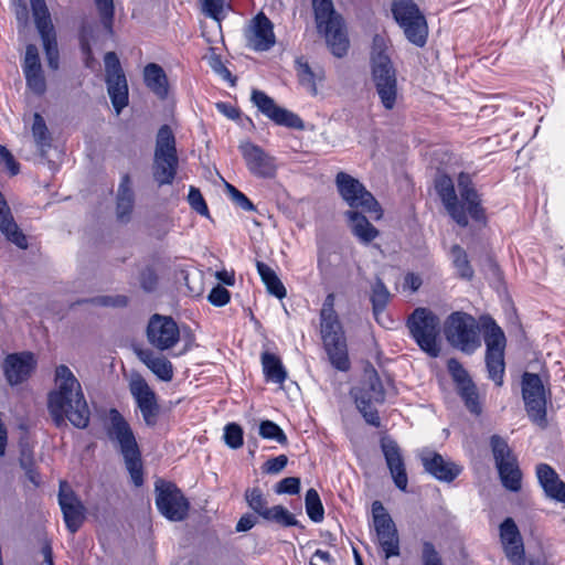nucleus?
Here are the masks:
<instances>
[{"label":"nucleus","instance_id":"9d476101","mask_svg":"<svg viewBox=\"0 0 565 565\" xmlns=\"http://www.w3.org/2000/svg\"><path fill=\"white\" fill-rule=\"evenodd\" d=\"M407 328L418 347L433 358L438 356L440 347L439 318L427 308H416L407 319Z\"/></svg>","mask_w":565,"mask_h":565},{"label":"nucleus","instance_id":"5fc2aeb1","mask_svg":"<svg viewBox=\"0 0 565 565\" xmlns=\"http://www.w3.org/2000/svg\"><path fill=\"white\" fill-rule=\"evenodd\" d=\"M300 491V479L297 477H287L275 486V492L278 494H297Z\"/></svg>","mask_w":565,"mask_h":565},{"label":"nucleus","instance_id":"72a5a7b5","mask_svg":"<svg viewBox=\"0 0 565 565\" xmlns=\"http://www.w3.org/2000/svg\"><path fill=\"white\" fill-rule=\"evenodd\" d=\"M296 71L300 85L303 86L311 95H317V82L324 78L323 71H313L308 62L302 58H298L296 61Z\"/></svg>","mask_w":565,"mask_h":565},{"label":"nucleus","instance_id":"e2e57ef3","mask_svg":"<svg viewBox=\"0 0 565 565\" xmlns=\"http://www.w3.org/2000/svg\"><path fill=\"white\" fill-rule=\"evenodd\" d=\"M105 70H106V78L111 77V75H125L122 73L120 62L115 52L106 53L104 57Z\"/></svg>","mask_w":565,"mask_h":565},{"label":"nucleus","instance_id":"49530a36","mask_svg":"<svg viewBox=\"0 0 565 565\" xmlns=\"http://www.w3.org/2000/svg\"><path fill=\"white\" fill-rule=\"evenodd\" d=\"M259 435L264 439L275 440L280 445L287 444V436L284 430L271 420H263L259 424Z\"/></svg>","mask_w":565,"mask_h":565},{"label":"nucleus","instance_id":"603ef678","mask_svg":"<svg viewBox=\"0 0 565 565\" xmlns=\"http://www.w3.org/2000/svg\"><path fill=\"white\" fill-rule=\"evenodd\" d=\"M225 186H226V191H227V194L230 195L231 200L237 206H239L242 210L248 211V212L256 210L253 202L243 192H241L239 190H237L234 185H232L230 183H226Z\"/></svg>","mask_w":565,"mask_h":565},{"label":"nucleus","instance_id":"c85d7f7f","mask_svg":"<svg viewBox=\"0 0 565 565\" xmlns=\"http://www.w3.org/2000/svg\"><path fill=\"white\" fill-rule=\"evenodd\" d=\"M139 359L161 381L170 382L173 379V365L164 356L158 355L150 350H141Z\"/></svg>","mask_w":565,"mask_h":565},{"label":"nucleus","instance_id":"bf43d9fd","mask_svg":"<svg viewBox=\"0 0 565 565\" xmlns=\"http://www.w3.org/2000/svg\"><path fill=\"white\" fill-rule=\"evenodd\" d=\"M90 302L96 306L102 307H125L128 302L126 296L117 295V296H99L90 299Z\"/></svg>","mask_w":565,"mask_h":565},{"label":"nucleus","instance_id":"39448f33","mask_svg":"<svg viewBox=\"0 0 565 565\" xmlns=\"http://www.w3.org/2000/svg\"><path fill=\"white\" fill-rule=\"evenodd\" d=\"M356 408L369 425L381 426V418L375 405L385 401L383 383L373 366L364 370L361 381L351 390Z\"/></svg>","mask_w":565,"mask_h":565},{"label":"nucleus","instance_id":"473e14b6","mask_svg":"<svg viewBox=\"0 0 565 565\" xmlns=\"http://www.w3.org/2000/svg\"><path fill=\"white\" fill-rule=\"evenodd\" d=\"M108 95L117 114L128 105V85L125 75L106 78Z\"/></svg>","mask_w":565,"mask_h":565},{"label":"nucleus","instance_id":"f257e3e1","mask_svg":"<svg viewBox=\"0 0 565 565\" xmlns=\"http://www.w3.org/2000/svg\"><path fill=\"white\" fill-rule=\"evenodd\" d=\"M54 383L47 397L54 424L61 427L68 420L74 427L85 429L90 422V409L81 382L67 365L61 364L55 369Z\"/></svg>","mask_w":565,"mask_h":565},{"label":"nucleus","instance_id":"c9c22d12","mask_svg":"<svg viewBox=\"0 0 565 565\" xmlns=\"http://www.w3.org/2000/svg\"><path fill=\"white\" fill-rule=\"evenodd\" d=\"M256 268L267 291L278 299L285 298L287 295L286 288L275 270L259 260L256 263Z\"/></svg>","mask_w":565,"mask_h":565},{"label":"nucleus","instance_id":"20e7f679","mask_svg":"<svg viewBox=\"0 0 565 565\" xmlns=\"http://www.w3.org/2000/svg\"><path fill=\"white\" fill-rule=\"evenodd\" d=\"M382 44L383 39L375 36L371 57L372 81L382 106L392 110L398 99L397 76L391 58L381 47Z\"/></svg>","mask_w":565,"mask_h":565},{"label":"nucleus","instance_id":"a211bd4d","mask_svg":"<svg viewBox=\"0 0 565 565\" xmlns=\"http://www.w3.org/2000/svg\"><path fill=\"white\" fill-rule=\"evenodd\" d=\"M148 342L160 351L173 348L180 340L177 322L168 316L153 315L147 326Z\"/></svg>","mask_w":565,"mask_h":565},{"label":"nucleus","instance_id":"ea45409f","mask_svg":"<svg viewBox=\"0 0 565 565\" xmlns=\"http://www.w3.org/2000/svg\"><path fill=\"white\" fill-rule=\"evenodd\" d=\"M245 500L247 502V505L259 516L265 519L266 514H268L269 507L268 501L263 493V491L255 487V488H248L245 491Z\"/></svg>","mask_w":565,"mask_h":565},{"label":"nucleus","instance_id":"ddd939ff","mask_svg":"<svg viewBox=\"0 0 565 565\" xmlns=\"http://www.w3.org/2000/svg\"><path fill=\"white\" fill-rule=\"evenodd\" d=\"M490 446L502 486L511 492H519L522 487V471L508 443L493 435Z\"/></svg>","mask_w":565,"mask_h":565},{"label":"nucleus","instance_id":"338daca9","mask_svg":"<svg viewBox=\"0 0 565 565\" xmlns=\"http://www.w3.org/2000/svg\"><path fill=\"white\" fill-rule=\"evenodd\" d=\"M335 296L334 294H328L320 311V319L322 318H338V315L334 310Z\"/></svg>","mask_w":565,"mask_h":565},{"label":"nucleus","instance_id":"7c9ffc66","mask_svg":"<svg viewBox=\"0 0 565 565\" xmlns=\"http://www.w3.org/2000/svg\"><path fill=\"white\" fill-rule=\"evenodd\" d=\"M143 78L146 86L160 99L168 96V78L163 68L150 63L143 70Z\"/></svg>","mask_w":565,"mask_h":565},{"label":"nucleus","instance_id":"cd10ccee","mask_svg":"<svg viewBox=\"0 0 565 565\" xmlns=\"http://www.w3.org/2000/svg\"><path fill=\"white\" fill-rule=\"evenodd\" d=\"M535 472L545 495L565 503V482L559 479L557 472L547 463H539Z\"/></svg>","mask_w":565,"mask_h":565},{"label":"nucleus","instance_id":"bb28decb","mask_svg":"<svg viewBox=\"0 0 565 565\" xmlns=\"http://www.w3.org/2000/svg\"><path fill=\"white\" fill-rule=\"evenodd\" d=\"M381 448L390 469L394 484L402 491H406L408 478L398 445L388 438L382 439Z\"/></svg>","mask_w":565,"mask_h":565},{"label":"nucleus","instance_id":"774afa93","mask_svg":"<svg viewBox=\"0 0 565 565\" xmlns=\"http://www.w3.org/2000/svg\"><path fill=\"white\" fill-rule=\"evenodd\" d=\"M256 523V520L253 515L250 514H245L243 515L237 524H236V531L237 532H246L248 530H250Z\"/></svg>","mask_w":565,"mask_h":565},{"label":"nucleus","instance_id":"6e6552de","mask_svg":"<svg viewBox=\"0 0 565 565\" xmlns=\"http://www.w3.org/2000/svg\"><path fill=\"white\" fill-rule=\"evenodd\" d=\"M484 331L486 355L484 362L488 377L494 382L497 386L503 385L505 374V345L507 338L503 330L491 318L482 319Z\"/></svg>","mask_w":565,"mask_h":565},{"label":"nucleus","instance_id":"412c9836","mask_svg":"<svg viewBox=\"0 0 565 565\" xmlns=\"http://www.w3.org/2000/svg\"><path fill=\"white\" fill-rule=\"evenodd\" d=\"M246 167L257 178H274L277 171L276 159L264 151L259 146L249 141L239 146Z\"/></svg>","mask_w":565,"mask_h":565},{"label":"nucleus","instance_id":"58836bf2","mask_svg":"<svg viewBox=\"0 0 565 565\" xmlns=\"http://www.w3.org/2000/svg\"><path fill=\"white\" fill-rule=\"evenodd\" d=\"M457 391L468 411L475 415H480L482 412V406L479 401L478 390L473 381L458 386Z\"/></svg>","mask_w":565,"mask_h":565},{"label":"nucleus","instance_id":"1a4fd4ad","mask_svg":"<svg viewBox=\"0 0 565 565\" xmlns=\"http://www.w3.org/2000/svg\"><path fill=\"white\" fill-rule=\"evenodd\" d=\"M444 332L449 344L465 353H473L480 345L477 320L469 313L455 311L448 316Z\"/></svg>","mask_w":565,"mask_h":565},{"label":"nucleus","instance_id":"b1692460","mask_svg":"<svg viewBox=\"0 0 565 565\" xmlns=\"http://www.w3.org/2000/svg\"><path fill=\"white\" fill-rule=\"evenodd\" d=\"M500 539L509 562L512 565H526L522 536L513 519L507 518L501 523Z\"/></svg>","mask_w":565,"mask_h":565},{"label":"nucleus","instance_id":"680f3d73","mask_svg":"<svg viewBox=\"0 0 565 565\" xmlns=\"http://www.w3.org/2000/svg\"><path fill=\"white\" fill-rule=\"evenodd\" d=\"M209 65L210 67L217 74L220 75L223 79L225 81H231L233 82V78H232V74L231 72L228 71V68L223 64L222 60H221V56L215 54V53H212L209 58Z\"/></svg>","mask_w":565,"mask_h":565},{"label":"nucleus","instance_id":"6e6d98bb","mask_svg":"<svg viewBox=\"0 0 565 565\" xmlns=\"http://www.w3.org/2000/svg\"><path fill=\"white\" fill-rule=\"evenodd\" d=\"M190 206L199 214L206 216L209 214L207 205L199 189L191 186L188 195Z\"/></svg>","mask_w":565,"mask_h":565},{"label":"nucleus","instance_id":"3c124183","mask_svg":"<svg viewBox=\"0 0 565 565\" xmlns=\"http://www.w3.org/2000/svg\"><path fill=\"white\" fill-rule=\"evenodd\" d=\"M28 87L35 94H42L45 90V79L42 67L24 72Z\"/></svg>","mask_w":565,"mask_h":565},{"label":"nucleus","instance_id":"2eb2a0df","mask_svg":"<svg viewBox=\"0 0 565 565\" xmlns=\"http://www.w3.org/2000/svg\"><path fill=\"white\" fill-rule=\"evenodd\" d=\"M156 505L166 519L173 522L183 521L190 509V503L181 490L162 480L156 482Z\"/></svg>","mask_w":565,"mask_h":565},{"label":"nucleus","instance_id":"69168bd1","mask_svg":"<svg viewBox=\"0 0 565 565\" xmlns=\"http://www.w3.org/2000/svg\"><path fill=\"white\" fill-rule=\"evenodd\" d=\"M0 159L6 164L7 169L12 175H15L20 171L19 163L14 160L11 152L3 146L0 145Z\"/></svg>","mask_w":565,"mask_h":565},{"label":"nucleus","instance_id":"f8f14e48","mask_svg":"<svg viewBox=\"0 0 565 565\" xmlns=\"http://www.w3.org/2000/svg\"><path fill=\"white\" fill-rule=\"evenodd\" d=\"M392 12L406 39L416 46L423 47L427 41L428 26L417 4L413 0H394Z\"/></svg>","mask_w":565,"mask_h":565},{"label":"nucleus","instance_id":"5701e85b","mask_svg":"<svg viewBox=\"0 0 565 565\" xmlns=\"http://www.w3.org/2000/svg\"><path fill=\"white\" fill-rule=\"evenodd\" d=\"M58 503L66 527L71 533L77 532L84 521L85 508L65 481L60 484Z\"/></svg>","mask_w":565,"mask_h":565},{"label":"nucleus","instance_id":"de8ad7c7","mask_svg":"<svg viewBox=\"0 0 565 565\" xmlns=\"http://www.w3.org/2000/svg\"><path fill=\"white\" fill-rule=\"evenodd\" d=\"M224 441L232 449H238L243 446V429L236 423H230L224 427Z\"/></svg>","mask_w":565,"mask_h":565},{"label":"nucleus","instance_id":"09e8293b","mask_svg":"<svg viewBox=\"0 0 565 565\" xmlns=\"http://www.w3.org/2000/svg\"><path fill=\"white\" fill-rule=\"evenodd\" d=\"M98 13L100 15L102 23L108 33H113V21H114V1L113 0H94Z\"/></svg>","mask_w":565,"mask_h":565},{"label":"nucleus","instance_id":"dca6fc26","mask_svg":"<svg viewBox=\"0 0 565 565\" xmlns=\"http://www.w3.org/2000/svg\"><path fill=\"white\" fill-rule=\"evenodd\" d=\"M373 524L379 545L385 559L399 556V537L396 525L380 501L372 503Z\"/></svg>","mask_w":565,"mask_h":565},{"label":"nucleus","instance_id":"f704fd0d","mask_svg":"<svg viewBox=\"0 0 565 565\" xmlns=\"http://www.w3.org/2000/svg\"><path fill=\"white\" fill-rule=\"evenodd\" d=\"M370 299L372 302L373 315L376 321L381 324H384L382 321V316L384 315V310L390 302L391 292L381 278H376L372 285Z\"/></svg>","mask_w":565,"mask_h":565},{"label":"nucleus","instance_id":"864d4df0","mask_svg":"<svg viewBox=\"0 0 565 565\" xmlns=\"http://www.w3.org/2000/svg\"><path fill=\"white\" fill-rule=\"evenodd\" d=\"M448 370L452 376L454 382L456 383V387L470 383L471 377L468 372L463 369V366L455 359H450L448 361Z\"/></svg>","mask_w":565,"mask_h":565},{"label":"nucleus","instance_id":"13d9d810","mask_svg":"<svg viewBox=\"0 0 565 565\" xmlns=\"http://www.w3.org/2000/svg\"><path fill=\"white\" fill-rule=\"evenodd\" d=\"M207 300L215 307H223L231 300L230 291L223 286H215L209 294Z\"/></svg>","mask_w":565,"mask_h":565},{"label":"nucleus","instance_id":"79ce46f5","mask_svg":"<svg viewBox=\"0 0 565 565\" xmlns=\"http://www.w3.org/2000/svg\"><path fill=\"white\" fill-rule=\"evenodd\" d=\"M32 135L41 151H45L51 146L50 132L43 117L38 113L33 117Z\"/></svg>","mask_w":565,"mask_h":565},{"label":"nucleus","instance_id":"c756f323","mask_svg":"<svg viewBox=\"0 0 565 565\" xmlns=\"http://www.w3.org/2000/svg\"><path fill=\"white\" fill-rule=\"evenodd\" d=\"M135 194L131 186V180L128 174L121 177L118 193H117V206L116 214L120 222H128L130 214L134 209Z\"/></svg>","mask_w":565,"mask_h":565},{"label":"nucleus","instance_id":"8fccbe9b","mask_svg":"<svg viewBox=\"0 0 565 565\" xmlns=\"http://www.w3.org/2000/svg\"><path fill=\"white\" fill-rule=\"evenodd\" d=\"M225 3L226 0H202V10L206 17L220 23L225 18Z\"/></svg>","mask_w":565,"mask_h":565},{"label":"nucleus","instance_id":"393cba45","mask_svg":"<svg viewBox=\"0 0 565 565\" xmlns=\"http://www.w3.org/2000/svg\"><path fill=\"white\" fill-rule=\"evenodd\" d=\"M419 458L425 471L443 482L454 481L462 470L456 462L447 460L440 454L431 450L422 451Z\"/></svg>","mask_w":565,"mask_h":565},{"label":"nucleus","instance_id":"0e129e2a","mask_svg":"<svg viewBox=\"0 0 565 565\" xmlns=\"http://www.w3.org/2000/svg\"><path fill=\"white\" fill-rule=\"evenodd\" d=\"M288 463V458L285 455H279L275 458L268 459L264 465V472L269 475L279 473Z\"/></svg>","mask_w":565,"mask_h":565},{"label":"nucleus","instance_id":"a19ab883","mask_svg":"<svg viewBox=\"0 0 565 565\" xmlns=\"http://www.w3.org/2000/svg\"><path fill=\"white\" fill-rule=\"evenodd\" d=\"M305 505L306 512L311 521L319 523L323 520L324 509L317 490L309 489L306 492Z\"/></svg>","mask_w":565,"mask_h":565},{"label":"nucleus","instance_id":"6ab92c4d","mask_svg":"<svg viewBox=\"0 0 565 565\" xmlns=\"http://www.w3.org/2000/svg\"><path fill=\"white\" fill-rule=\"evenodd\" d=\"M250 99L258 110L279 126L303 129L302 119L295 113L278 106L275 100L259 89H253Z\"/></svg>","mask_w":565,"mask_h":565},{"label":"nucleus","instance_id":"7ed1b4c3","mask_svg":"<svg viewBox=\"0 0 565 565\" xmlns=\"http://www.w3.org/2000/svg\"><path fill=\"white\" fill-rule=\"evenodd\" d=\"M106 433L122 456L132 483L141 487L143 484L141 452L129 423L116 408L108 412Z\"/></svg>","mask_w":565,"mask_h":565},{"label":"nucleus","instance_id":"a878e982","mask_svg":"<svg viewBox=\"0 0 565 565\" xmlns=\"http://www.w3.org/2000/svg\"><path fill=\"white\" fill-rule=\"evenodd\" d=\"M36 366L33 353L22 352L9 354L3 364L4 375L11 385L25 381Z\"/></svg>","mask_w":565,"mask_h":565},{"label":"nucleus","instance_id":"4be33fe9","mask_svg":"<svg viewBox=\"0 0 565 565\" xmlns=\"http://www.w3.org/2000/svg\"><path fill=\"white\" fill-rule=\"evenodd\" d=\"M130 393L142 415L147 426H154L158 422L159 405L154 392L140 376L131 380Z\"/></svg>","mask_w":565,"mask_h":565},{"label":"nucleus","instance_id":"f3484780","mask_svg":"<svg viewBox=\"0 0 565 565\" xmlns=\"http://www.w3.org/2000/svg\"><path fill=\"white\" fill-rule=\"evenodd\" d=\"M521 386L529 417L534 423L543 425L546 420V397L541 377L535 373L524 372Z\"/></svg>","mask_w":565,"mask_h":565},{"label":"nucleus","instance_id":"0eeeda50","mask_svg":"<svg viewBox=\"0 0 565 565\" xmlns=\"http://www.w3.org/2000/svg\"><path fill=\"white\" fill-rule=\"evenodd\" d=\"M179 158L175 138L168 125L160 127L153 156L152 174L159 186L172 184L177 175Z\"/></svg>","mask_w":565,"mask_h":565},{"label":"nucleus","instance_id":"2f4dec72","mask_svg":"<svg viewBox=\"0 0 565 565\" xmlns=\"http://www.w3.org/2000/svg\"><path fill=\"white\" fill-rule=\"evenodd\" d=\"M353 234L364 244L371 243L379 236V231L369 222V220L356 211L345 213Z\"/></svg>","mask_w":565,"mask_h":565},{"label":"nucleus","instance_id":"e433bc0d","mask_svg":"<svg viewBox=\"0 0 565 565\" xmlns=\"http://www.w3.org/2000/svg\"><path fill=\"white\" fill-rule=\"evenodd\" d=\"M262 365L267 381L282 384L287 379V372L277 355L264 352L262 354Z\"/></svg>","mask_w":565,"mask_h":565},{"label":"nucleus","instance_id":"4d7b16f0","mask_svg":"<svg viewBox=\"0 0 565 565\" xmlns=\"http://www.w3.org/2000/svg\"><path fill=\"white\" fill-rule=\"evenodd\" d=\"M423 565H443L441 557L431 542H423Z\"/></svg>","mask_w":565,"mask_h":565},{"label":"nucleus","instance_id":"4468645a","mask_svg":"<svg viewBox=\"0 0 565 565\" xmlns=\"http://www.w3.org/2000/svg\"><path fill=\"white\" fill-rule=\"evenodd\" d=\"M321 335L331 364L339 371L350 367L347 342L339 318H322Z\"/></svg>","mask_w":565,"mask_h":565},{"label":"nucleus","instance_id":"423d86ee","mask_svg":"<svg viewBox=\"0 0 565 565\" xmlns=\"http://www.w3.org/2000/svg\"><path fill=\"white\" fill-rule=\"evenodd\" d=\"M317 28L323 33L332 54L342 57L349 49L342 18L335 12L332 0H312Z\"/></svg>","mask_w":565,"mask_h":565},{"label":"nucleus","instance_id":"4c0bfd02","mask_svg":"<svg viewBox=\"0 0 565 565\" xmlns=\"http://www.w3.org/2000/svg\"><path fill=\"white\" fill-rule=\"evenodd\" d=\"M35 25L40 34L54 31L44 0H30Z\"/></svg>","mask_w":565,"mask_h":565},{"label":"nucleus","instance_id":"f03ea898","mask_svg":"<svg viewBox=\"0 0 565 565\" xmlns=\"http://www.w3.org/2000/svg\"><path fill=\"white\" fill-rule=\"evenodd\" d=\"M436 191L450 217L461 227L469 223V216L475 221L484 220L481 200L473 186L469 174L461 172L457 178V189L450 177L440 175L436 179Z\"/></svg>","mask_w":565,"mask_h":565},{"label":"nucleus","instance_id":"c03bdc74","mask_svg":"<svg viewBox=\"0 0 565 565\" xmlns=\"http://www.w3.org/2000/svg\"><path fill=\"white\" fill-rule=\"evenodd\" d=\"M451 256L459 276L466 279H470L473 276V270L469 264L465 249L459 245H455L451 248Z\"/></svg>","mask_w":565,"mask_h":565},{"label":"nucleus","instance_id":"aec40b11","mask_svg":"<svg viewBox=\"0 0 565 565\" xmlns=\"http://www.w3.org/2000/svg\"><path fill=\"white\" fill-rule=\"evenodd\" d=\"M244 38L247 46L257 52L268 51L276 42L274 25L263 12L249 21L244 30Z\"/></svg>","mask_w":565,"mask_h":565},{"label":"nucleus","instance_id":"052dcab7","mask_svg":"<svg viewBox=\"0 0 565 565\" xmlns=\"http://www.w3.org/2000/svg\"><path fill=\"white\" fill-rule=\"evenodd\" d=\"M41 68L38 47L34 44H29L25 50V57L23 63V72Z\"/></svg>","mask_w":565,"mask_h":565},{"label":"nucleus","instance_id":"9b49d317","mask_svg":"<svg viewBox=\"0 0 565 565\" xmlns=\"http://www.w3.org/2000/svg\"><path fill=\"white\" fill-rule=\"evenodd\" d=\"M335 185L340 196L352 209H361L374 220L382 217V209L373 194L352 175L340 171L335 175Z\"/></svg>","mask_w":565,"mask_h":565},{"label":"nucleus","instance_id":"a18cd8bd","mask_svg":"<svg viewBox=\"0 0 565 565\" xmlns=\"http://www.w3.org/2000/svg\"><path fill=\"white\" fill-rule=\"evenodd\" d=\"M45 50L47 64L51 68L58 67V50L54 31L40 34Z\"/></svg>","mask_w":565,"mask_h":565},{"label":"nucleus","instance_id":"37998d69","mask_svg":"<svg viewBox=\"0 0 565 565\" xmlns=\"http://www.w3.org/2000/svg\"><path fill=\"white\" fill-rule=\"evenodd\" d=\"M265 520L275 522L281 526H298L299 522L285 507L274 505L269 509Z\"/></svg>","mask_w":565,"mask_h":565}]
</instances>
